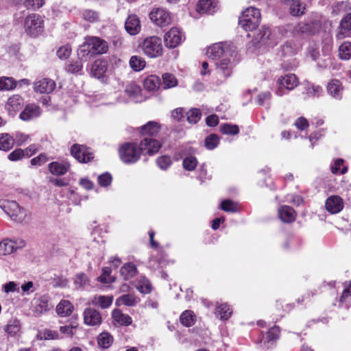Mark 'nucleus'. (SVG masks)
I'll use <instances>...</instances> for the list:
<instances>
[{"mask_svg": "<svg viewBox=\"0 0 351 351\" xmlns=\"http://www.w3.org/2000/svg\"><path fill=\"white\" fill-rule=\"evenodd\" d=\"M160 123L150 121L140 128V134L142 136L154 138L160 132Z\"/></svg>", "mask_w": 351, "mask_h": 351, "instance_id": "obj_17", "label": "nucleus"}, {"mask_svg": "<svg viewBox=\"0 0 351 351\" xmlns=\"http://www.w3.org/2000/svg\"><path fill=\"white\" fill-rule=\"evenodd\" d=\"M141 151L136 143L128 142L121 144L119 148V156L125 164H134L141 158Z\"/></svg>", "mask_w": 351, "mask_h": 351, "instance_id": "obj_4", "label": "nucleus"}, {"mask_svg": "<svg viewBox=\"0 0 351 351\" xmlns=\"http://www.w3.org/2000/svg\"><path fill=\"white\" fill-rule=\"evenodd\" d=\"M139 302L138 298L134 294H124L119 297L115 302L117 306L125 305L128 306H134Z\"/></svg>", "mask_w": 351, "mask_h": 351, "instance_id": "obj_26", "label": "nucleus"}, {"mask_svg": "<svg viewBox=\"0 0 351 351\" xmlns=\"http://www.w3.org/2000/svg\"><path fill=\"white\" fill-rule=\"evenodd\" d=\"M341 31L337 34V39H342L346 37L343 30L349 32L351 30V13L348 14L343 17L340 23Z\"/></svg>", "mask_w": 351, "mask_h": 351, "instance_id": "obj_37", "label": "nucleus"}, {"mask_svg": "<svg viewBox=\"0 0 351 351\" xmlns=\"http://www.w3.org/2000/svg\"><path fill=\"white\" fill-rule=\"evenodd\" d=\"M49 158L46 154L42 153L38 156L33 158L30 162L34 166H40L48 161Z\"/></svg>", "mask_w": 351, "mask_h": 351, "instance_id": "obj_64", "label": "nucleus"}, {"mask_svg": "<svg viewBox=\"0 0 351 351\" xmlns=\"http://www.w3.org/2000/svg\"><path fill=\"white\" fill-rule=\"evenodd\" d=\"M71 154L81 163L89 162L94 158V154L88 147L79 144L71 146Z\"/></svg>", "mask_w": 351, "mask_h": 351, "instance_id": "obj_9", "label": "nucleus"}, {"mask_svg": "<svg viewBox=\"0 0 351 351\" xmlns=\"http://www.w3.org/2000/svg\"><path fill=\"white\" fill-rule=\"evenodd\" d=\"M113 341L112 337L108 332H101L97 337V342L99 346L108 348Z\"/></svg>", "mask_w": 351, "mask_h": 351, "instance_id": "obj_47", "label": "nucleus"}, {"mask_svg": "<svg viewBox=\"0 0 351 351\" xmlns=\"http://www.w3.org/2000/svg\"><path fill=\"white\" fill-rule=\"evenodd\" d=\"M120 273L125 280H129L136 274L137 269L135 265L132 263H128L121 267Z\"/></svg>", "mask_w": 351, "mask_h": 351, "instance_id": "obj_35", "label": "nucleus"}, {"mask_svg": "<svg viewBox=\"0 0 351 351\" xmlns=\"http://www.w3.org/2000/svg\"><path fill=\"white\" fill-rule=\"evenodd\" d=\"M221 208L225 212H237L240 210L239 205L231 199H226L220 204Z\"/></svg>", "mask_w": 351, "mask_h": 351, "instance_id": "obj_43", "label": "nucleus"}, {"mask_svg": "<svg viewBox=\"0 0 351 351\" xmlns=\"http://www.w3.org/2000/svg\"><path fill=\"white\" fill-rule=\"evenodd\" d=\"M162 83L161 84L164 89L171 88L178 86V81L172 73H165L162 74Z\"/></svg>", "mask_w": 351, "mask_h": 351, "instance_id": "obj_36", "label": "nucleus"}, {"mask_svg": "<svg viewBox=\"0 0 351 351\" xmlns=\"http://www.w3.org/2000/svg\"><path fill=\"white\" fill-rule=\"evenodd\" d=\"M198 161L195 156H189L183 159V168L189 171H193L197 166Z\"/></svg>", "mask_w": 351, "mask_h": 351, "instance_id": "obj_48", "label": "nucleus"}, {"mask_svg": "<svg viewBox=\"0 0 351 351\" xmlns=\"http://www.w3.org/2000/svg\"><path fill=\"white\" fill-rule=\"evenodd\" d=\"M112 177L110 173L106 172L99 175L97 178V182L99 186L103 187L108 186L111 184Z\"/></svg>", "mask_w": 351, "mask_h": 351, "instance_id": "obj_57", "label": "nucleus"}, {"mask_svg": "<svg viewBox=\"0 0 351 351\" xmlns=\"http://www.w3.org/2000/svg\"><path fill=\"white\" fill-rule=\"evenodd\" d=\"M271 34V29L269 27L263 26L259 29L258 32L255 36V40L258 43H265L267 40H269Z\"/></svg>", "mask_w": 351, "mask_h": 351, "instance_id": "obj_50", "label": "nucleus"}, {"mask_svg": "<svg viewBox=\"0 0 351 351\" xmlns=\"http://www.w3.org/2000/svg\"><path fill=\"white\" fill-rule=\"evenodd\" d=\"M278 88L276 90V94L278 96H282L283 93V88L288 90L294 89L298 84V79L295 74L289 73L284 76H281L277 81Z\"/></svg>", "mask_w": 351, "mask_h": 351, "instance_id": "obj_10", "label": "nucleus"}, {"mask_svg": "<svg viewBox=\"0 0 351 351\" xmlns=\"http://www.w3.org/2000/svg\"><path fill=\"white\" fill-rule=\"evenodd\" d=\"M84 322L86 325L90 326H99L102 322L101 313L93 308H86L83 313Z\"/></svg>", "mask_w": 351, "mask_h": 351, "instance_id": "obj_15", "label": "nucleus"}, {"mask_svg": "<svg viewBox=\"0 0 351 351\" xmlns=\"http://www.w3.org/2000/svg\"><path fill=\"white\" fill-rule=\"evenodd\" d=\"M143 53L150 58L161 57L163 54L162 40L156 36L145 38L139 45Z\"/></svg>", "mask_w": 351, "mask_h": 351, "instance_id": "obj_3", "label": "nucleus"}, {"mask_svg": "<svg viewBox=\"0 0 351 351\" xmlns=\"http://www.w3.org/2000/svg\"><path fill=\"white\" fill-rule=\"evenodd\" d=\"M108 62L104 59H97L92 64L91 74L97 79L103 78L107 71Z\"/></svg>", "mask_w": 351, "mask_h": 351, "instance_id": "obj_21", "label": "nucleus"}, {"mask_svg": "<svg viewBox=\"0 0 351 351\" xmlns=\"http://www.w3.org/2000/svg\"><path fill=\"white\" fill-rule=\"evenodd\" d=\"M14 145L15 140L10 134H0V150L8 152L14 147Z\"/></svg>", "mask_w": 351, "mask_h": 351, "instance_id": "obj_28", "label": "nucleus"}, {"mask_svg": "<svg viewBox=\"0 0 351 351\" xmlns=\"http://www.w3.org/2000/svg\"><path fill=\"white\" fill-rule=\"evenodd\" d=\"M138 146L141 149V154L145 152L149 156H152L160 150L162 144L155 138L145 137L141 141Z\"/></svg>", "mask_w": 351, "mask_h": 351, "instance_id": "obj_13", "label": "nucleus"}, {"mask_svg": "<svg viewBox=\"0 0 351 351\" xmlns=\"http://www.w3.org/2000/svg\"><path fill=\"white\" fill-rule=\"evenodd\" d=\"M0 208L16 222L21 223L28 219L27 210L20 206L15 200L0 199Z\"/></svg>", "mask_w": 351, "mask_h": 351, "instance_id": "obj_2", "label": "nucleus"}, {"mask_svg": "<svg viewBox=\"0 0 351 351\" xmlns=\"http://www.w3.org/2000/svg\"><path fill=\"white\" fill-rule=\"evenodd\" d=\"M111 269L108 267H104L102 269V274L98 277V280L103 283H110L113 281V279L110 276Z\"/></svg>", "mask_w": 351, "mask_h": 351, "instance_id": "obj_60", "label": "nucleus"}, {"mask_svg": "<svg viewBox=\"0 0 351 351\" xmlns=\"http://www.w3.org/2000/svg\"><path fill=\"white\" fill-rule=\"evenodd\" d=\"M280 219L287 223L292 222L295 220V214L293 208L289 206H282L278 210Z\"/></svg>", "mask_w": 351, "mask_h": 351, "instance_id": "obj_27", "label": "nucleus"}, {"mask_svg": "<svg viewBox=\"0 0 351 351\" xmlns=\"http://www.w3.org/2000/svg\"><path fill=\"white\" fill-rule=\"evenodd\" d=\"M82 18L89 23H95L99 21V15L96 11L92 10H85L82 14Z\"/></svg>", "mask_w": 351, "mask_h": 351, "instance_id": "obj_53", "label": "nucleus"}, {"mask_svg": "<svg viewBox=\"0 0 351 351\" xmlns=\"http://www.w3.org/2000/svg\"><path fill=\"white\" fill-rule=\"evenodd\" d=\"M343 88L338 80H332L327 86L328 93L335 98H341Z\"/></svg>", "mask_w": 351, "mask_h": 351, "instance_id": "obj_30", "label": "nucleus"}, {"mask_svg": "<svg viewBox=\"0 0 351 351\" xmlns=\"http://www.w3.org/2000/svg\"><path fill=\"white\" fill-rule=\"evenodd\" d=\"M38 339L44 340H53L60 338L57 331L50 329H45L38 335Z\"/></svg>", "mask_w": 351, "mask_h": 351, "instance_id": "obj_52", "label": "nucleus"}, {"mask_svg": "<svg viewBox=\"0 0 351 351\" xmlns=\"http://www.w3.org/2000/svg\"><path fill=\"white\" fill-rule=\"evenodd\" d=\"M136 289L139 292L146 294L151 292L152 285L147 278L142 277L136 285Z\"/></svg>", "mask_w": 351, "mask_h": 351, "instance_id": "obj_51", "label": "nucleus"}, {"mask_svg": "<svg viewBox=\"0 0 351 351\" xmlns=\"http://www.w3.org/2000/svg\"><path fill=\"white\" fill-rule=\"evenodd\" d=\"M25 245L23 241H20L19 245L12 240L5 239L0 242V255L5 256L12 254L19 247Z\"/></svg>", "mask_w": 351, "mask_h": 351, "instance_id": "obj_20", "label": "nucleus"}, {"mask_svg": "<svg viewBox=\"0 0 351 351\" xmlns=\"http://www.w3.org/2000/svg\"><path fill=\"white\" fill-rule=\"evenodd\" d=\"M156 164L160 169L166 170L171 165L172 160L169 156L164 155L156 159Z\"/></svg>", "mask_w": 351, "mask_h": 351, "instance_id": "obj_54", "label": "nucleus"}, {"mask_svg": "<svg viewBox=\"0 0 351 351\" xmlns=\"http://www.w3.org/2000/svg\"><path fill=\"white\" fill-rule=\"evenodd\" d=\"M23 105L24 99L20 95L15 94L8 98L5 104V108L9 114L14 115L22 109Z\"/></svg>", "mask_w": 351, "mask_h": 351, "instance_id": "obj_16", "label": "nucleus"}, {"mask_svg": "<svg viewBox=\"0 0 351 351\" xmlns=\"http://www.w3.org/2000/svg\"><path fill=\"white\" fill-rule=\"evenodd\" d=\"M216 65L219 71H220L225 77H228L230 75L232 72V64L230 58L225 57L217 62Z\"/></svg>", "mask_w": 351, "mask_h": 351, "instance_id": "obj_33", "label": "nucleus"}, {"mask_svg": "<svg viewBox=\"0 0 351 351\" xmlns=\"http://www.w3.org/2000/svg\"><path fill=\"white\" fill-rule=\"evenodd\" d=\"M219 144V137L216 134H211L206 137L204 146L207 149L213 150Z\"/></svg>", "mask_w": 351, "mask_h": 351, "instance_id": "obj_45", "label": "nucleus"}, {"mask_svg": "<svg viewBox=\"0 0 351 351\" xmlns=\"http://www.w3.org/2000/svg\"><path fill=\"white\" fill-rule=\"evenodd\" d=\"M125 29L132 36H135L141 32V21L136 14H133L128 16L125 22Z\"/></svg>", "mask_w": 351, "mask_h": 351, "instance_id": "obj_18", "label": "nucleus"}, {"mask_svg": "<svg viewBox=\"0 0 351 351\" xmlns=\"http://www.w3.org/2000/svg\"><path fill=\"white\" fill-rule=\"evenodd\" d=\"M232 313V310L226 303L217 304L215 315L217 316L219 315L221 320H227L231 316Z\"/></svg>", "mask_w": 351, "mask_h": 351, "instance_id": "obj_34", "label": "nucleus"}, {"mask_svg": "<svg viewBox=\"0 0 351 351\" xmlns=\"http://www.w3.org/2000/svg\"><path fill=\"white\" fill-rule=\"evenodd\" d=\"M74 283L77 287L82 288L89 284V280L85 274L80 273L75 276Z\"/></svg>", "mask_w": 351, "mask_h": 351, "instance_id": "obj_59", "label": "nucleus"}, {"mask_svg": "<svg viewBox=\"0 0 351 351\" xmlns=\"http://www.w3.org/2000/svg\"><path fill=\"white\" fill-rule=\"evenodd\" d=\"M112 301V295H95L89 300L88 304L98 306L101 308H107L111 306Z\"/></svg>", "mask_w": 351, "mask_h": 351, "instance_id": "obj_24", "label": "nucleus"}, {"mask_svg": "<svg viewBox=\"0 0 351 351\" xmlns=\"http://www.w3.org/2000/svg\"><path fill=\"white\" fill-rule=\"evenodd\" d=\"M109 45L106 40L97 36H88L77 49L78 58L87 61L97 56L107 53Z\"/></svg>", "mask_w": 351, "mask_h": 351, "instance_id": "obj_1", "label": "nucleus"}, {"mask_svg": "<svg viewBox=\"0 0 351 351\" xmlns=\"http://www.w3.org/2000/svg\"><path fill=\"white\" fill-rule=\"evenodd\" d=\"M41 114L40 108L35 104H27L21 112L19 117L25 121H30L40 116Z\"/></svg>", "mask_w": 351, "mask_h": 351, "instance_id": "obj_19", "label": "nucleus"}, {"mask_svg": "<svg viewBox=\"0 0 351 351\" xmlns=\"http://www.w3.org/2000/svg\"><path fill=\"white\" fill-rule=\"evenodd\" d=\"M183 38L184 35L178 27L171 28L165 35L164 40L167 47L173 49L178 46Z\"/></svg>", "mask_w": 351, "mask_h": 351, "instance_id": "obj_11", "label": "nucleus"}, {"mask_svg": "<svg viewBox=\"0 0 351 351\" xmlns=\"http://www.w3.org/2000/svg\"><path fill=\"white\" fill-rule=\"evenodd\" d=\"M195 315L191 311H185L183 312L180 317V322L185 326H191L194 324Z\"/></svg>", "mask_w": 351, "mask_h": 351, "instance_id": "obj_49", "label": "nucleus"}, {"mask_svg": "<svg viewBox=\"0 0 351 351\" xmlns=\"http://www.w3.org/2000/svg\"><path fill=\"white\" fill-rule=\"evenodd\" d=\"M24 28L27 35L36 38L44 31V20L38 14H30L25 19Z\"/></svg>", "mask_w": 351, "mask_h": 351, "instance_id": "obj_6", "label": "nucleus"}, {"mask_svg": "<svg viewBox=\"0 0 351 351\" xmlns=\"http://www.w3.org/2000/svg\"><path fill=\"white\" fill-rule=\"evenodd\" d=\"M56 82L49 78H43L35 84L34 89L36 92L40 93H51L56 88Z\"/></svg>", "mask_w": 351, "mask_h": 351, "instance_id": "obj_22", "label": "nucleus"}, {"mask_svg": "<svg viewBox=\"0 0 351 351\" xmlns=\"http://www.w3.org/2000/svg\"><path fill=\"white\" fill-rule=\"evenodd\" d=\"M230 51L228 46L224 43H219L213 44L207 49L206 55L210 59L216 60L223 57H228Z\"/></svg>", "mask_w": 351, "mask_h": 351, "instance_id": "obj_12", "label": "nucleus"}, {"mask_svg": "<svg viewBox=\"0 0 351 351\" xmlns=\"http://www.w3.org/2000/svg\"><path fill=\"white\" fill-rule=\"evenodd\" d=\"M112 319L121 325L129 326L132 324V318L123 313L119 309H114L112 312Z\"/></svg>", "mask_w": 351, "mask_h": 351, "instance_id": "obj_32", "label": "nucleus"}, {"mask_svg": "<svg viewBox=\"0 0 351 351\" xmlns=\"http://www.w3.org/2000/svg\"><path fill=\"white\" fill-rule=\"evenodd\" d=\"M261 22V12L254 7L247 8L239 17V23L245 31L255 29Z\"/></svg>", "mask_w": 351, "mask_h": 351, "instance_id": "obj_5", "label": "nucleus"}, {"mask_svg": "<svg viewBox=\"0 0 351 351\" xmlns=\"http://www.w3.org/2000/svg\"><path fill=\"white\" fill-rule=\"evenodd\" d=\"M129 64L133 71H140L145 67L146 62L141 56H132L130 59Z\"/></svg>", "mask_w": 351, "mask_h": 351, "instance_id": "obj_39", "label": "nucleus"}, {"mask_svg": "<svg viewBox=\"0 0 351 351\" xmlns=\"http://www.w3.org/2000/svg\"><path fill=\"white\" fill-rule=\"evenodd\" d=\"M73 310V306L69 300H62L56 306V312L61 317L70 315Z\"/></svg>", "mask_w": 351, "mask_h": 351, "instance_id": "obj_31", "label": "nucleus"}, {"mask_svg": "<svg viewBox=\"0 0 351 351\" xmlns=\"http://www.w3.org/2000/svg\"><path fill=\"white\" fill-rule=\"evenodd\" d=\"M219 130L223 134L237 135L239 133V128L237 125L230 123H222L219 127Z\"/></svg>", "mask_w": 351, "mask_h": 351, "instance_id": "obj_44", "label": "nucleus"}, {"mask_svg": "<svg viewBox=\"0 0 351 351\" xmlns=\"http://www.w3.org/2000/svg\"><path fill=\"white\" fill-rule=\"evenodd\" d=\"M292 4L290 6V14L294 16H300L304 14V8H301L300 1L291 2Z\"/></svg>", "mask_w": 351, "mask_h": 351, "instance_id": "obj_61", "label": "nucleus"}, {"mask_svg": "<svg viewBox=\"0 0 351 351\" xmlns=\"http://www.w3.org/2000/svg\"><path fill=\"white\" fill-rule=\"evenodd\" d=\"M17 86L16 81L12 77H0V90H10Z\"/></svg>", "mask_w": 351, "mask_h": 351, "instance_id": "obj_41", "label": "nucleus"}, {"mask_svg": "<svg viewBox=\"0 0 351 351\" xmlns=\"http://www.w3.org/2000/svg\"><path fill=\"white\" fill-rule=\"evenodd\" d=\"M294 125L298 130L303 131L308 128L309 123L305 117H300L295 120Z\"/></svg>", "mask_w": 351, "mask_h": 351, "instance_id": "obj_63", "label": "nucleus"}, {"mask_svg": "<svg viewBox=\"0 0 351 351\" xmlns=\"http://www.w3.org/2000/svg\"><path fill=\"white\" fill-rule=\"evenodd\" d=\"M17 5H23L27 9H39L45 4L44 0H13Z\"/></svg>", "mask_w": 351, "mask_h": 351, "instance_id": "obj_40", "label": "nucleus"}, {"mask_svg": "<svg viewBox=\"0 0 351 351\" xmlns=\"http://www.w3.org/2000/svg\"><path fill=\"white\" fill-rule=\"evenodd\" d=\"M82 60H83L80 59L79 60L69 62L66 67V71L72 74L77 73L81 71L83 68Z\"/></svg>", "mask_w": 351, "mask_h": 351, "instance_id": "obj_55", "label": "nucleus"}, {"mask_svg": "<svg viewBox=\"0 0 351 351\" xmlns=\"http://www.w3.org/2000/svg\"><path fill=\"white\" fill-rule=\"evenodd\" d=\"M219 10L216 0H199L196 4V11L201 14H213Z\"/></svg>", "mask_w": 351, "mask_h": 351, "instance_id": "obj_14", "label": "nucleus"}, {"mask_svg": "<svg viewBox=\"0 0 351 351\" xmlns=\"http://www.w3.org/2000/svg\"><path fill=\"white\" fill-rule=\"evenodd\" d=\"M151 21L156 26L164 27L172 22L171 13L162 8H154L149 14Z\"/></svg>", "mask_w": 351, "mask_h": 351, "instance_id": "obj_8", "label": "nucleus"}, {"mask_svg": "<svg viewBox=\"0 0 351 351\" xmlns=\"http://www.w3.org/2000/svg\"><path fill=\"white\" fill-rule=\"evenodd\" d=\"M287 30L291 32L293 37L303 39L314 35L316 33V27L313 21H302L295 25H287Z\"/></svg>", "mask_w": 351, "mask_h": 351, "instance_id": "obj_7", "label": "nucleus"}, {"mask_svg": "<svg viewBox=\"0 0 351 351\" xmlns=\"http://www.w3.org/2000/svg\"><path fill=\"white\" fill-rule=\"evenodd\" d=\"M161 85L160 79L158 76L152 75L146 77L143 82L144 88L149 91H154L159 88Z\"/></svg>", "mask_w": 351, "mask_h": 351, "instance_id": "obj_29", "label": "nucleus"}, {"mask_svg": "<svg viewBox=\"0 0 351 351\" xmlns=\"http://www.w3.org/2000/svg\"><path fill=\"white\" fill-rule=\"evenodd\" d=\"M24 158H25L24 151L21 148L14 149L8 156V158L11 161H18Z\"/></svg>", "mask_w": 351, "mask_h": 351, "instance_id": "obj_62", "label": "nucleus"}, {"mask_svg": "<svg viewBox=\"0 0 351 351\" xmlns=\"http://www.w3.org/2000/svg\"><path fill=\"white\" fill-rule=\"evenodd\" d=\"M19 321L16 319L9 321L5 327V331L12 335H16L19 331Z\"/></svg>", "mask_w": 351, "mask_h": 351, "instance_id": "obj_56", "label": "nucleus"}, {"mask_svg": "<svg viewBox=\"0 0 351 351\" xmlns=\"http://www.w3.org/2000/svg\"><path fill=\"white\" fill-rule=\"evenodd\" d=\"M71 167V165L68 162L61 163L59 162H51L48 165L49 172L55 176H63L66 174Z\"/></svg>", "mask_w": 351, "mask_h": 351, "instance_id": "obj_23", "label": "nucleus"}, {"mask_svg": "<svg viewBox=\"0 0 351 351\" xmlns=\"http://www.w3.org/2000/svg\"><path fill=\"white\" fill-rule=\"evenodd\" d=\"M202 112L199 108H193L186 112V120L189 123L195 124L201 119Z\"/></svg>", "mask_w": 351, "mask_h": 351, "instance_id": "obj_46", "label": "nucleus"}, {"mask_svg": "<svg viewBox=\"0 0 351 351\" xmlns=\"http://www.w3.org/2000/svg\"><path fill=\"white\" fill-rule=\"evenodd\" d=\"M343 206V199H326L325 202V208L331 214L339 213Z\"/></svg>", "mask_w": 351, "mask_h": 351, "instance_id": "obj_25", "label": "nucleus"}, {"mask_svg": "<svg viewBox=\"0 0 351 351\" xmlns=\"http://www.w3.org/2000/svg\"><path fill=\"white\" fill-rule=\"evenodd\" d=\"M71 47L70 45H66L60 47L56 54L60 59L66 60L69 58L71 53Z\"/></svg>", "mask_w": 351, "mask_h": 351, "instance_id": "obj_58", "label": "nucleus"}, {"mask_svg": "<svg viewBox=\"0 0 351 351\" xmlns=\"http://www.w3.org/2000/svg\"><path fill=\"white\" fill-rule=\"evenodd\" d=\"M52 306L49 302L48 297L44 295L39 298L38 301V304L35 308V313L36 315H40L43 313L48 311Z\"/></svg>", "mask_w": 351, "mask_h": 351, "instance_id": "obj_38", "label": "nucleus"}, {"mask_svg": "<svg viewBox=\"0 0 351 351\" xmlns=\"http://www.w3.org/2000/svg\"><path fill=\"white\" fill-rule=\"evenodd\" d=\"M339 56L341 60H348L351 58V43L343 42L339 47Z\"/></svg>", "mask_w": 351, "mask_h": 351, "instance_id": "obj_42", "label": "nucleus"}]
</instances>
